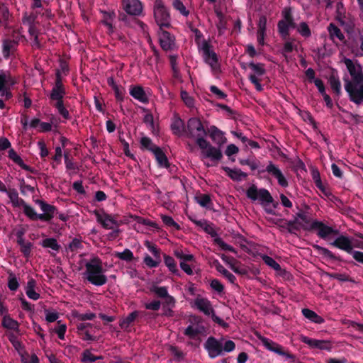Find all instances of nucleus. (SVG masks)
I'll use <instances>...</instances> for the list:
<instances>
[{"label":"nucleus","instance_id":"obj_12","mask_svg":"<svg viewBox=\"0 0 363 363\" xmlns=\"http://www.w3.org/2000/svg\"><path fill=\"white\" fill-rule=\"evenodd\" d=\"M158 38L160 45L164 50L169 51L175 48V38L174 35H171L169 32L163 30L162 28H160Z\"/></svg>","mask_w":363,"mask_h":363},{"label":"nucleus","instance_id":"obj_63","mask_svg":"<svg viewBox=\"0 0 363 363\" xmlns=\"http://www.w3.org/2000/svg\"><path fill=\"white\" fill-rule=\"evenodd\" d=\"M38 147L40 150V155L41 157H45L48 155L49 151L46 147V145L43 140H39L37 143Z\"/></svg>","mask_w":363,"mask_h":363},{"label":"nucleus","instance_id":"obj_54","mask_svg":"<svg viewBox=\"0 0 363 363\" xmlns=\"http://www.w3.org/2000/svg\"><path fill=\"white\" fill-rule=\"evenodd\" d=\"M45 320L48 323H53L59 318V313L55 311L45 310Z\"/></svg>","mask_w":363,"mask_h":363},{"label":"nucleus","instance_id":"obj_59","mask_svg":"<svg viewBox=\"0 0 363 363\" xmlns=\"http://www.w3.org/2000/svg\"><path fill=\"white\" fill-rule=\"evenodd\" d=\"M161 218L164 223L169 227H173L175 229H179V225L173 220L171 216L162 215Z\"/></svg>","mask_w":363,"mask_h":363},{"label":"nucleus","instance_id":"obj_42","mask_svg":"<svg viewBox=\"0 0 363 363\" xmlns=\"http://www.w3.org/2000/svg\"><path fill=\"white\" fill-rule=\"evenodd\" d=\"M138 316V312L134 311L130 313L126 318H123L120 322V327L123 330H126L128 328L130 325L135 320L136 317Z\"/></svg>","mask_w":363,"mask_h":363},{"label":"nucleus","instance_id":"obj_50","mask_svg":"<svg viewBox=\"0 0 363 363\" xmlns=\"http://www.w3.org/2000/svg\"><path fill=\"white\" fill-rule=\"evenodd\" d=\"M331 89L337 94H339L341 91V84L338 78L335 76H331L329 79Z\"/></svg>","mask_w":363,"mask_h":363},{"label":"nucleus","instance_id":"obj_39","mask_svg":"<svg viewBox=\"0 0 363 363\" xmlns=\"http://www.w3.org/2000/svg\"><path fill=\"white\" fill-rule=\"evenodd\" d=\"M6 194L13 206L21 207L25 203V201L18 196L16 191H8Z\"/></svg>","mask_w":363,"mask_h":363},{"label":"nucleus","instance_id":"obj_27","mask_svg":"<svg viewBox=\"0 0 363 363\" xmlns=\"http://www.w3.org/2000/svg\"><path fill=\"white\" fill-rule=\"evenodd\" d=\"M40 245L44 248L50 249V250L49 252L51 255H56L61 248V246L58 244L57 240L52 238L43 239L41 241Z\"/></svg>","mask_w":363,"mask_h":363},{"label":"nucleus","instance_id":"obj_45","mask_svg":"<svg viewBox=\"0 0 363 363\" xmlns=\"http://www.w3.org/2000/svg\"><path fill=\"white\" fill-rule=\"evenodd\" d=\"M297 31L304 38H308L311 35V32L309 26L305 22H301L296 26Z\"/></svg>","mask_w":363,"mask_h":363},{"label":"nucleus","instance_id":"obj_55","mask_svg":"<svg viewBox=\"0 0 363 363\" xmlns=\"http://www.w3.org/2000/svg\"><path fill=\"white\" fill-rule=\"evenodd\" d=\"M19 286V283L13 274H10L9 277L8 287L11 291H16Z\"/></svg>","mask_w":363,"mask_h":363},{"label":"nucleus","instance_id":"obj_9","mask_svg":"<svg viewBox=\"0 0 363 363\" xmlns=\"http://www.w3.org/2000/svg\"><path fill=\"white\" fill-rule=\"evenodd\" d=\"M16 84V79L7 71H0V95L5 99H9L12 94L11 89Z\"/></svg>","mask_w":363,"mask_h":363},{"label":"nucleus","instance_id":"obj_62","mask_svg":"<svg viewBox=\"0 0 363 363\" xmlns=\"http://www.w3.org/2000/svg\"><path fill=\"white\" fill-rule=\"evenodd\" d=\"M235 348V344L232 340H227L222 344L223 352H231Z\"/></svg>","mask_w":363,"mask_h":363},{"label":"nucleus","instance_id":"obj_38","mask_svg":"<svg viewBox=\"0 0 363 363\" xmlns=\"http://www.w3.org/2000/svg\"><path fill=\"white\" fill-rule=\"evenodd\" d=\"M328 30L329 32L330 36L332 40H335V39H338L339 40H342L345 38L343 33L341 32L340 29L337 28L333 23H330L328 28Z\"/></svg>","mask_w":363,"mask_h":363},{"label":"nucleus","instance_id":"obj_15","mask_svg":"<svg viewBox=\"0 0 363 363\" xmlns=\"http://www.w3.org/2000/svg\"><path fill=\"white\" fill-rule=\"evenodd\" d=\"M301 340L311 348L327 351H330L332 349V343L329 340L313 339L306 336H301Z\"/></svg>","mask_w":363,"mask_h":363},{"label":"nucleus","instance_id":"obj_1","mask_svg":"<svg viewBox=\"0 0 363 363\" xmlns=\"http://www.w3.org/2000/svg\"><path fill=\"white\" fill-rule=\"evenodd\" d=\"M345 63L351 79L345 78V89L351 101L356 104L363 102V73L361 65L357 60L344 58Z\"/></svg>","mask_w":363,"mask_h":363},{"label":"nucleus","instance_id":"obj_6","mask_svg":"<svg viewBox=\"0 0 363 363\" xmlns=\"http://www.w3.org/2000/svg\"><path fill=\"white\" fill-rule=\"evenodd\" d=\"M201 149V157L202 160L210 159L212 162H218L222 158V152L220 149L212 146L204 138H198L196 141Z\"/></svg>","mask_w":363,"mask_h":363},{"label":"nucleus","instance_id":"obj_40","mask_svg":"<svg viewBox=\"0 0 363 363\" xmlns=\"http://www.w3.org/2000/svg\"><path fill=\"white\" fill-rule=\"evenodd\" d=\"M261 257H262V260L264 261V262L267 266H269V267H271L272 269H273L274 270L277 272L279 274H281V268L280 265L272 257H271L268 255H262Z\"/></svg>","mask_w":363,"mask_h":363},{"label":"nucleus","instance_id":"obj_32","mask_svg":"<svg viewBox=\"0 0 363 363\" xmlns=\"http://www.w3.org/2000/svg\"><path fill=\"white\" fill-rule=\"evenodd\" d=\"M171 129L174 135H182L184 131V121L180 118L175 116L172 122Z\"/></svg>","mask_w":363,"mask_h":363},{"label":"nucleus","instance_id":"obj_14","mask_svg":"<svg viewBox=\"0 0 363 363\" xmlns=\"http://www.w3.org/2000/svg\"><path fill=\"white\" fill-rule=\"evenodd\" d=\"M94 325L88 323H80L77 325V333L82 337V339L86 341H94L96 340V336L92 334L91 330ZM94 328L99 330L100 328L97 325L94 326Z\"/></svg>","mask_w":363,"mask_h":363},{"label":"nucleus","instance_id":"obj_18","mask_svg":"<svg viewBox=\"0 0 363 363\" xmlns=\"http://www.w3.org/2000/svg\"><path fill=\"white\" fill-rule=\"evenodd\" d=\"M312 230H316L318 235L323 239H328L330 235L337 233L334 228L325 225L323 222L315 220L313 222Z\"/></svg>","mask_w":363,"mask_h":363},{"label":"nucleus","instance_id":"obj_44","mask_svg":"<svg viewBox=\"0 0 363 363\" xmlns=\"http://www.w3.org/2000/svg\"><path fill=\"white\" fill-rule=\"evenodd\" d=\"M17 242L21 246V252L23 255L26 257H28L30 254L32 244L30 242H26L23 238H19Z\"/></svg>","mask_w":363,"mask_h":363},{"label":"nucleus","instance_id":"obj_34","mask_svg":"<svg viewBox=\"0 0 363 363\" xmlns=\"http://www.w3.org/2000/svg\"><path fill=\"white\" fill-rule=\"evenodd\" d=\"M2 326L6 329L18 331L19 323L9 315H5L2 318Z\"/></svg>","mask_w":363,"mask_h":363},{"label":"nucleus","instance_id":"obj_57","mask_svg":"<svg viewBox=\"0 0 363 363\" xmlns=\"http://www.w3.org/2000/svg\"><path fill=\"white\" fill-rule=\"evenodd\" d=\"M56 108L60 115L65 119L69 118V111L65 108L62 101H57Z\"/></svg>","mask_w":363,"mask_h":363},{"label":"nucleus","instance_id":"obj_48","mask_svg":"<svg viewBox=\"0 0 363 363\" xmlns=\"http://www.w3.org/2000/svg\"><path fill=\"white\" fill-rule=\"evenodd\" d=\"M172 5L182 16L186 17L189 16V11L180 0H174Z\"/></svg>","mask_w":363,"mask_h":363},{"label":"nucleus","instance_id":"obj_16","mask_svg":"<svg viewBox=\"0 0 363 363\" xmlns=\"http://www.w3.org/2000/svg\"><path fill=\"white\" fill-rule=\"evenodd\" d=\"M96 220L105 229L113 230L118 227V223L113 216L108 215L104 211L95 212Z\"/></svg>","mask_w":363,"mask_h":363},{"label":"nucleus","instance_id":"obj_7","mask_svg":"<svg viewBox=\"0 0 363 363\" xmlns=\"http://www.w3.org/2000/svg\"><path fill=\"white\" fill-rule=\"evenodd\" d=\"M248 67L250 69L249 80L255 85L257 91H262L263 87L261 84V82L263 80L266 74L264 65L261 63L250 62Z\"/></svg>","mask_w":363,"mask_h":363},{"label":"nucleus","instance_id":"obj_2","mask_svg":"<svg viewBox=\"0 0 363 363\" xmlns=\"http://www.w3.org/2000/svg\"><path fill=\"white\" fill-rule=\"evenodd\" d=\"M85 268L83 277L93 285L99 286L107 282L102 261L98 257L93 256L90 259L85 261Z\"/></svg>","mask_w":363,"mask_h":363},{"label":"nucleus","instance_id":"obj_56","mask_svg":"<svg viewBox=\"0 0 363 363\" xmlns=\"http://www.w3.org/2000/svg\"><path fill=\"white\" fill-rule=\"evenodd\" d=\"M101 359V357H95L90 351L86 350L82 354V361L86 363L94 362L97 359Z\"/></svg>","mask_w":363,"mask_h":363},{"label":"nucleus","instance_id":"obj_26","mask_svg":"<svg viewBox=\"0 0 363 363\" xmlns=\"http://www.w3.org/2000/svg\"><path fill=\"white\" fill-rule=\"evenodd\" d=\"M65 94V91L64 86L62 85V81L60 79V77H57L55 85L52 89V91L50 94V98L52 100H56L57 101H62V99L63 98Z\"/></svg>","mask_w":363,"mask_h":363},{"label":"nucleus","instance_id":"obj_33","mask_svg":"<svg viewBox=\"0 0 363 363\" xmlns=\"http://www.w3.org/2000/svg\"><path fill=\"white\" fill-rule=\"evenodd\" d=\"M152 153L155 155V157L161 167H167L168 166V160L165 154L163 151L158 147L157 148L152 149Z\"/></svg>","mask_w":363,"mask_h":363},{"label":"nucleus","instance_id":"obj_21","mask_svg":"<svg viewBox=\"0 0 363 363\" xmlns=\"http://www.w3.org/2000/svg\"><path fill=\"white\" fill-rule=\"evenodd\" d=\"M266 172L275 177L279 183V184L283 187H286L288 186V182L283 174L282 172L280 169L273 164L272 162H269L267 167Z\"/></svg>","mask_w":363,"mask_h":363},{"label":"nucleus","instance_id":"obj_53","mask_svg":"<svg viewBox=\"0 0 363 363\" xmlns=\"http://www.w3.org/2000/svg\"><path fill=\"white\" fill-rule=\"evenodd\" d=\"M144 263L150 268L157 267L160 263V258L152 259L150 255H146L144 257Z\"/></svg>","mask_w":363,"mask_h":363},{"label":"nucleus","instance_id":"obj_22","mask_svg":"<svg viewBox=\"0 0 363 363\" xmlns=\"http://www.w3.org/2000/svg\"><path fill=\"white\" fill-rule=\"evenodd\" d=\"M210 138L218 145H223L226 143V138L223 131L219 130L216 126L212 125L208 130Z\"/></svg>","mask_w":363,"mask_h":363},{"label":"nucleus","instance_id":"obj_41","mask_svg":"<svg viewBox=\"0 0 363 363\" xmlns=\"http://www.w3.org/2000/svg\"><path fill=\"white\" fill-rule=\"evenodd\" d=\"M164 262L169 271L174 274H178L179 270L177 267V264L173 257L164 255Z\"/></svg>","mask_w":363,"mask_h":363},{"label":"nucleus","instance_id":"obj_19","mask_svg":"<svg viewBox=\"0 0 363 363\" xmlns=\"http://www.w3.org/2000/svg\"><path fill=\"white\" fill-rule=\"evenodd\" d=\"M205 349L211 358L223 354L222 343L213 337H209L205 343Z\"/></svg>","mask_w":363,"mask_h":363},{"label":"nucleus","instance_id":"obj_25","mask_svg":"<svg viewBox=\"0 0 363 363\" xmlns=\"http://www.w3.org/2000/svg\"><path fill=\"white\" fill-rule=\"evenodd\" d=\"M194 306L206 315H210L213 311L210 301L206 298H196L194 303Z\"/></svg>","mask_w":363,"mask_h":363},{"label":"nucleus","instance_id":"obj_30","mask_svg":"<svg viewBox=\"0 0 363 363\" xmlns=\"http://www.w3.org/2000/svg\"><path fill=\"white\" fill-rule=\"evenodd\" d=\"M35 281L33 279H30L28 281L25 291L27 296L32 300L36 301L40 298V294L35 291Z\"/></svg>","mask_w":363,"mask_h":363},{"label":"nucleus","instance_id":"obj_24","mask_svg":"<svg viewBox=\"0 0 363 363\" xmlns=\"http://www.w3.org/2000/svg\"><path fill=\"white\" fill-rule=\"evenodd\" d=\"M21 37L18 36L16 39H6L3 41V55L4 57L8 58L15 50Z\"/></svg>","mask_w":363,"mask_h":363},{"label":"nucleus","instance_id":"obj_11","mask_svg":"<svg viewBox=\"0 0 363 363\" xmlns=\"http://www.w3.org/2000/svg\"><path fill=\"white\" fill-rule=\"evenodd\" d=\"M187 136L195 138H203L206 135V130L203 128L202 123L198 118H191L187 122L186 129Z\"/></svg>","mask_w":363,"mask_h":363},{"label":"nucleus","instance_id":"obj_3","mask_svg":"<svg viewBox=\"0 0 363 363\" xmlns=\"http://www.w3.org/2000/svg\"><path fill=\"white\" fill-rule=\"evenodd\" d=\"M330 245L351 254L356 261L363 264V252L353 250V238L340 235Z\"/></svg>","mask_w":363,"mask_h":363},{"label":"nucleus","instance_id":"obj_35","mask_svg":"<svg viewBox=\"0 0 363 363\" xmlns=\"http://www.w3.org/2000/svg\"><path fill=\"white\" fill-rule=\"evenodd\" d=\"M36 203L40 207L41 211L48 216V218L52 219L54 217L55 208L53 206L48 204L41 200H38Z\"/></svg>","mask_w":363,"mask_h":363},{"label":"nucleus","instance_id":"obj_37","mask_svg":"<svg viewBox=\"0 0 363 363\" xmlns=\"http://www.w3.org/2000/svg\"><path fill=\"white\" fill-rule=\"evenodd\" d=\"M115 17V14L113 12H103V23L106 26L109 33L113 31V21Z\"/></svg>","mask_w":363,"mask_h":363},{"label":"nucleus","instance_id":"obj_43","mask_svg":"<svg viewBox=\"0 0 363 363\" xmlns=\"http://www.w3.org/2000/svg\"><path fill=\"white\" fill-rule=\"evenodd\" d=\"M216 13L218 21L216 23V27L220 35L223 34L226 29L225 20L223 14L218 10H216Z\"/></svg>","mask_w":363,"mask_h":363},{"label":"nucleus","instance_id":"obj_29","mask_svg":"<svg viewBox=\"0 0 363 363\" xmlns=\"http://www.w3.org/2000/svg\"><path fill=\"white\" fill-rule=\"evenodd\" d=\"M301 313L306 319H308L312 323L316 324H322L325 322L323 318H322L320 315H319L318 313H316L315 311L311 309L303 308Z\"/></svg>","mask_w":363,"mask_h":363},{"label":"nucleus","instance_id":"obj_36","mask_svg":"<svg viewBox=\"0 0 363 363\" xmlns=\"http://www.w3.org/2000/svg\"><path fill=\"white\" fill-rule=\"evenodd\" d=\"M214 266L216 270L222 274L230 283H234L235 277L229 272L218 261L214 262Z\"/></svg>","mask_w":363,"mask_h":363},{"label":"nucleus","instance_id":"obj_31","mask_svg":"<svg viewBox=\"0 0 363 363\" xmlns=\"http://www.w3.org/2000/svg\"><path fill=\"white\" fill-rule=\"evenodd\" d=\"M223 169L226 172L228 177L233 180L241 181L247 177V174L242 172L240 169H230L228 167H223Z\"/></svg>","mask_w":363,"mask_h":363},{"label":"nucleus","instance_id":"obj_20","mask_svg":"<svg viewBox=\"0 0 363 363\" xmlns=\"http://www.w3.org/2000/svg\"><path fill=\"white\" fill-rule=\"evenodd\" d=\"M129 93L133 98L143 104H147L149 101L150 95L149 89L145 90L140 86H130Z\"/></svg>","mask_w":363,"mask_h":363},{"label":"nucleus","instance_id":"obj_60","mask_svg":"<svg viewBox=\"0 0 363 363\" xmlns=\"http://www.w3.org/2000/svg\"><path fill=\"white\" fill-rule=\"evenodd\" d=\"M141 145L146 149L149 150L152 152L153 148H157L158 147L153 145L152 140L147 137H143L140 140Z\"/></svg>","mask_w":363,"mask_h":363},{"label":"nucleus","instance_id":"obj_52","mask_svg":"<svg viewBox=\"0 0 363 363\" xmlns=\"http://www.w3.org/2000/svg\"><path fill=\"white\" fill-rule=\"evenodd\" d=\"M23 209L24 213L29 217L32 220H36L37 213L34 208L28 205L27 203H24L23 205L21 206Z\"/></svg>","mask_w":363,"mask_h":363},{"label":"nucleus","instance_id":"obj_17","mask_svg":"<svg viewBox=\"0 0 363 363\" xmlns=\"http://www.w3.org/2000/svg\"><path fill=\"white\" fill-rule=\"evenodd\" d=\"M262 342L264 347L271 351L273 352L280 356L284 357L286 359H293L294 356L289 352L284 350V348L280 345L273 342L272 340H270L267 338H263L262 339Z\"/></svg>","mask_w":363,"mask_h":363},{"label":"nucleus","instance_id":"obj_61","mask_svg":"<svg viewBox=\"0 0 363 363\" xmlns=\"http://www.w3.org/2000/svg\"><path fill=\"white\" fill-rule=\"evenodd\" d=\"M57 323L60 324V325L55 329V331L60 340H64L67 331V325L65 324H60V320H59Z\"/></svg>","mask_w":363,"mask_h":363},{"label":"nucleus","instance_id":"obj_10","mask_svg":"<svg viewBox=\"0 0 363 363\" xmlns=\"http://www.w3.org/2000/svg\"><path fill=\"white\" fill-rule=\"evenodd\" d=\"M247 196L253 201H259L261 204L272 203L273 199L269 192L264 189H257L255 186H250L246 192Z\"/></svg>","mask_w":363,"mask_h":363},{"label":"nucleus","instance_id":"obj_58","mask_svg":"<svg viewBox=\"0 0 363 363\" xmlns=\"http://www.w3.org/2000/svg\"><path fill=\"white\" fill-rule=\"evenodd\" d=\"M144 122L152 132L156 130V127L154 123V118L152 114L147 113L144 117Z\"/></svg>","mask_w":363,"mask_h":363},{"label":"nucleus","instance_id":"obj_28","mask_svg":"<svg viewBox=\"0 0 363 363\" xmlns=\"http://www.w3.org/2000/svg\"><path fill=\"white\" fill-rule=\"evenodd\" d=\"M204 331V328L197 324L189 325L184 331V334L191 339H198L199 335Z\"/></svg>","mask_w":363,"mask_h":363},{"label":"nucleus","instance_id":"obj_64","mask_svg":"<svg viewBox=\"0 0 363 363\" xmlns=\"http://www.w3.org/2000/svg\"><path fill=\"white\" fill-rule=\"evenodd\" d=\"M360 248L363 250V234L359 233L356 235V238H353V248Z\"/></svg>","mask_w":363,"mask_h":363},{"label":"nucleus","instance_id":"obj_49","mask_svg":"<svg viewBox=\"0 0 363 363\" xmlns=\"http://www.w3.org/2000/svg\"><path fill=\"white\" fill-rule=\"evenodd\" d=\"M181 98L188 107L191 108L194 106V99L186 91L181 90Z\"/></svg>","mask_w":363,"mask_h":363},{"label":"nucleus","instance_id":"obj_47","mask_svg":"<svg viewBox=\"0 0 363 363\" xmlns=\"http://www.w3.org/2000/svg\"><path fill=\"white\" fill-rule=\"evenodd\" d=\"M82 248V242L78 238H74L72 240V242L69 243L67 251L71 252L72 253H77L79 250Z\"/></svg>","mask_w":363,"mask_h":363},{"label":"nucleus","instance_id":"obj_46","mask_svg":"<svg viewBox=\"0 0 363 363\" xmlns=\"http://www.w3.org/2000/svg\"><path fill=\"white\" fill-rule=\"evenodd\" d=\"M115 256L127 262H130L133 259V253L129 249H125L123 252H117L115 253Z\"/></svg>","mask_w":363,"mask_h":363},{"label":"nucleus","instance_id":"obj_8","mask_svg":"<svg viewBox=\"0 0 363 363\" xmlns=\"http://www.w3.org/2000/svg\"><path fill=\"white\" fill-rule=\"evenodd\" d=\"M282 19L278 23V30L283 38L289 35L290 28H295V23L291 15L290 7H285L281 11Z\"/></svg>","mask_w":363,"mask_h":363},{"label":"nucleus","instance_id":"obj_51","mask_svg":"<svg viewBox=\"0 0 363 363\" xmlns=\"http://www.w3.org/2000/svg\"><path fill=\"white\" fill-rule=\"evenodd\" d=\"M9 16V12L7 7L4 4L1 0H0V26L4 21L8 20Z\"/></svg>","mask_w":363,"mask_h":363},{"label":"nucleus","instance_id":"obj_5","mask_svg":"<svg viewBox=\"0 0 363 363\" xmlns=\"http://www.w3.org/2000/svg\"><path fill=\"white\" fill-rule=\"evenodd\" d=\"M155 20L160 27L169 28L171 25V17L167 8L162 0H155L153 6Z\"/></svg>","mask_w":363,"mask_h":363},{"label":"nucleus","instance_id":"obj_4","mask_svg":"<svg viewBox=\"0 0 363 363\" xmlns=\"http://www.w3.org/2000/svg\"><path fill=\"white\" fill-rule=\"evenodd\" d=\"M199 49L202 53L204 62L208 64L213 73L220 71V65L217 54L212 50L211 45L206 40L202 41Z\"/></svg>","mask_w":363,"mask_h":363},{"label":"nucleus","instance_id":"obj_23","mask_svg":"<svg viewBox=\"0 0 363 363\" xmlns=\"http://www.w3.org/2000/svg\"><path fill=\"white\" fill-rule=\"evenodd\" d=\"M295 223L301 225L305 230H312V225L314 220L311 219L307 213L304 211H300L296 213L295 218Z\"/></svg>","mask_w":363,"mask_h":363},{"label":"nucleus","instance_id":"obj_13","mask_svg":"<svg viewBox=\"0 0 363 363\" xmlns=\"http://www.w3.org/2000/svg\"><path fill=\"white\" fill-rule=\"evenodd\" d=\"M124 11L130 16H140L143 13V6L140 0H122Z\"/></svg>","mask_w":363,"mask_h":363}]
</instances>
